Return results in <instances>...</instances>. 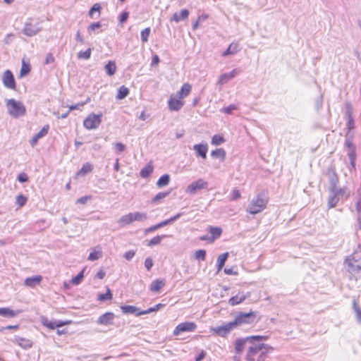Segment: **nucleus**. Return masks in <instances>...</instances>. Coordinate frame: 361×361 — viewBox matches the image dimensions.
I'll return each instance as SVG.
<instances>
[{
	"label": "nucleus",
	"mask_w": 361,
	"mask_h": 361,
	"mask_svg": "<svg viewBox=\"0 0 361 361\" xmlns=\"http://www.w3.org/2000/svg\"><path fill=\"white\" fill-rule=\"evenodd\" d=\"M256 315L254 312H250L247 313L239 312L235 316L233 322L235 328L243 324H250L255 320Z\"/></svg>",
	"instance_id": "3"
},
{
	"label": "nucleus",
	"mask_w": 361,
	"mask_h": 361,
	"mask_svg": "<svg viewBox=\"0 0 361 361\" xmlns=\"http://www.w3.org/2000/svg\"><path fill=\"white\" fill-rule=\"evenodd\" d=\"M49 126L46 125L42 127V128L30 140V145L34 146L37 144L39 139L44 137L49 131Z\"/></svg>",
	"instance_id": "19"
},
{
	"label": "nucleus",
	"mask_w": 361,
	"mask_h": 361,
	"mask_svg": "<svg viewBox=\"0 0 361 361\" xmlns=\"http://www.w3.org/2000/svg\"><path fill=\"white\" fill-rule=\"evenodd\" d=\"M345 116L347 118L346 128L348 132L351 133V130L355 128V122L353 118V106L350 102H347L345 104Z\"/></svg>",
	"instance_id": "10"
},
{
	"label": "nucleus",
	"mask_w": 361,
	"mask_h": 361,
	"mask_svg": "<svg viewBox=\"0 0 361 361\" xmlns=\"http://www.w3.org/2000/svg\"><path fill=\"white\" fill-rule=\"evenodd\" d=\"M237 109V106L235 104H231L228 106L227 107H225L223 109L222 111L231 114L233 110H235Z\"/></svg>",
	"instance_id": "62"
},
{
	"label": "nucleus",
	"mask_w": 361,
	"mask_h": 361,
	"mask_svg": "<svg viewBox=\"0 0 361 361\" xmlns=\"http://www.w3.org/2000/svg\"><path fill=\"white\" fill-rule=\"evenodd\" d=\"M168 105L170 111H178L183 107L184 102L176 95L171 94L168 101Z\"/></svg>",
	"instance_id": "12"
},
{
	"label": "nucleus",
	"mask_w": 361,
	"mask_h": 361,
	"mask_svg": "<svg viewBox=\"0 0 361 361\" xmlns=\"http://www.w3.org/2000/svg\"><path fill=\"white\" fill-rule=\"evenodd\" d=\"M102 255L101 250H96L94 249L92 252H91L88 256V260L94 261L99 259Z\"/></svg>",
	"instance_id": "47"
},
{
	"label": "nucleus",
	"mask_w": 361,
	"mask_h": 361,
	"mask_svg": "<svg viewBox=\"0 0 361 361\" xmlns=\"http://www.w3.org/2000/svg\"><path fill=\"white\" fill-rule=\"evenodd\" d=\"M118 224H121V226H124L127 224H130L132 222H133V215L132 213H129L126 215L122 216L119 220Z\"/></svg>",
	"instance_id": "38"
},
{
	"label": "nucleus",
	"mask_w": 361,
	"mask_h": 361,
	"mask_svg": "<svg viewBox=\"0 0 361 361\" xmlns=\"http://www.w3.org/2000/svg\"><path fill=\"white\" fill-rule=\"evenodd\" d=\"M228 257V252H225L219 255L217 258V273H219L224 267L225 262Z\"/></svg>",
	"instance_id": "29"
},
{
	"label": "nucleus",
	"mask_w": 361,
	"mask_h": 361,
	"mask_svg": "<svg viewBox=\"0 0 361 361\" xmlns=\"http://www.w3.org/2000/svg\"><path fill=\"white\" fill-rule=\"evenodd\" d=\"M339 201V197H337L336 193L332 190V188H329V196L328 198V205L329 208L334 207L338 202Z\"/></svg>",
	"instance_id": "26"
},
{
	"label": "nucleus",
	"mask_w": 361,
	"mask_h": 361,
	"mask_svg": "<svg viewBox=\"0 0 361 361\" xmlns=\"http://www.w3.org/2000/svg\"><path fill=\"white\" fill-rule=\"evenodd\" d=\"M206 257V251L204 250H199L195 252V258L197 260H204Z\"/></svg>",
	"instance_id": "56"
},
{
	"label": "nucleus",
	"mask_w": 361,
	"mask_h": 361,
	"mask_svg": "<svg viewBox=\"0 0 361 361\" xmlns=\"http://www.w3.org/2000/svg\"><path fill=\"white\" fill-rule=\"evenodd\" d=\"M210 235V243L214 242L216 239L219 238L221 233L222 229L219 227L210 226L209 228Z\"/></svg>",
	"instance_id": "23"
},
{
	"label": "nucleus",
	"mask_w": 361,
	"mask_h": 361,
	"mask_svg": "<svg viewBox=\"0 0 361 361\" xmlns=\"http://www.w3.org/2000/svg\"><path fill=\"white\" fill-rule=\"evenodd\" d=\"M224 142V139L222 136L219 135H214L212 139V144L214 145H219Z\"/></svg>",
	"instance_id": "54"
},
{
	"label": "nucleus",
	"mask_w": 361,
	"mask_h": 361,
	"mask_svg": "<svg viewBox=\"0 0 361 361\" xmlns=\"http://www.w3.org/2000/svg\"><path fill=\"white\" fill-rule=\"evenodd\" d=\"M153 266V262L152 259L150 257H147L145 260V268L149 271Z\"/></svg>",
	"instance_id": "64"
},
{
	"label": "nucleus",
	"mask_w": 361,
	"mask_h": 361,
	"mask_svg": "<svg viewBox=\"0 0 361 361\" xmlns=\"http://www.w3.org/2000/svg\"><path fill=\"white\" fill-rule=\"evenodd\" d=\"M39 31L40 27L38 25H32L30 23H26L23 28V33L28 37L35 36Z\"/></svg>",
	"instance_id": "16"
},
{
	"label": "nucleus",
	"mask_w": 361,
	"mask_h": 361,
	"mask_svg": "<svg viewBox=\"0 0 361 361\" xmlns=\"http://www.w3.org/2000/svg\"><path fill=\"white\" fill-rule=\"evenodd\" d=\"M27 197L23 195H19L16 197V204L19 207H23L27 202Z\"/></svg>",
	"instance_id": "57"
},
{
	"label": "nucleus",
	"mask_w": 361,
	"mask_h": 361,
	"mask_svg": "<svg viewBox=\"0 0 361 361\" xmlns=\"http://www.w3.org/2000/svg\"><path fill=\"white\" fill-rule=\"evenodd\" d=\"M353 310L355 312L357 321L361 324V309L357 305V300L354 299L353 302Z\"/></svg>",
	"instance_id": "46"
},
{
	"label": "nucleus",
	"mask_w": 361,
	"mask_h": 361,
	"mask_svg": "<svg viewBox=\"0 0 361 361\" xmlns=\"http://www.w3.org/2000/svg\"><path fill=\"white\" fill-rule=\"evenodd\" d=\"M191 85L188 83H185L183 85V86L181 87L180 91H178L176 94V97L180 98V99H183L185 97H187L190 91H191Z\"/></svg>",
	"instance_id": "24"
},
{
	"label": "nucleus",
	"mask_w": 361,
	"mask_h": 361,
	"mask_svg": "<svg viewBox=\"0 0 361 361\" xmlns=\"http://www.w3.org/2000/svg\"><path fill=\"white\" fill-rule=\"evenodd\" d=\"M42 323L44 326H47V328L50 329H54L56 327H61L66 324H69L71 323V321H54L51 322L49 321L47 318L43 317L42 319Z\"/></svg>",
	"instance_id": "14"
},
{
	"label": "nucleus",
	"mask_w": 361,
	"mask_h": 361,
	"mask_svg": "<svg viewBox=\"0 0 361 361\" xmlns=\"http://www.w3.org/2000/svg\"><path fill=\"white\" fill-rule=\"evenodd\" d=\"M120 307L122 312L125 314H135L136 316H138L137 313L140 312L139 308L133 305H121Z\"/></svg>",
	"instance_id": "22"
},
{
	"label": "nucleus",
	"mask_w": 361,
	"mask_h": 361,
	"mask_svg": "<svg viewBox=\"0 0 361 361\" xmlns=\"http://www.w3.org/2000/svg\"><path fill=\"white\" fill-rule=\"evenodd\" d=\"M115 318V315L113 312H106L101 315L97 319V324L102 325H111L113 324V321Z\"/></svg>",
	"instance_id": "15"
},
{
	"label": "nucleus",
	"mask_w": 361,
	"mask_h": 361,
	"mask_svg": "<svg viewBox=\"0 0 361 361\" xmlns=\"http://www.w3.org/2000/svg\"><path fill=\"white\" fill-rule=\"evenodd\" d=\"M104 69L106 71V73L111 76L113 75H114V73H116V63L114 61H109L104 66Z\"/></svg>",
	"instance_id": "33"
},
{
	"label": "nucleus",
	"mask_w": 361,
	"mask_h": 361,
	"mask_svg": "<svg viewBox=\"0 0 361 361\" xmlns=\"http://www.w3.org/2000/svg\"><path fill=\"white\" fill-rule=\"evenodd\" d=\"M30 71V65L29 63H25L24 60H23L22 66L20 68V75L24 76L27 75Z\"/></svg>",
	"instance_id": "49"
},
{
	"label": "nucleus",
	"mask_w": 361,
	"mask_h": 361,
	"mask_svg": "<svg viewBox=\"0 0 361 361\" xmlns=\"http://www.w3.org/2000/svg\"><path fill=\"white\" fill-rule=\"evenodd\" d=\"M133 221H143L147 219V214L145 213L142 212H134L132 213Z\"/></svg>",
	"instance_id": "48"
},
{
	"label": "nucleus",
	"mask_w": 361,
	"mask_h": 361,
	"mask_svg": "<svg viewBox=\"0 0 361 361\" xmlns=\"http://www.w3.org/2000/svg\"><path fill=\"white\" fill-rule=\"evenodd\" d=\"M17 179L20 183H25L28 180V176L25 173H21L18 175Z\"/></svg>",
	"instance_id": "63"
},
{
	"label": "nucleus",
	"mask_w": 361,
	"mask_h": 361,
	"mask_svg": "<svg viewBox=\"0 0 361 361\" xmlns=\"http://www.w3.org/2000/svg\"><path fill=\"white\" fill-rule=\"evenodd\" d=\"M208 183L202 178H199L196 181L191 183L185 189V192L190 195H194L197 190L202 189H207Z\"/></svg>",
	"instance_id": "9"
},
{
	"label": "nucleus",
	"mask_w": 361,
	"mask_h": 361,
	"mask_svg": "<svg viewBox=\"0 0 361 361\" xmlns=\"http://www.w3.org/2000/svg\"><path fill=\"white\" fill-rule=\"evenodd\" d=\"M192 148L195 150V155L197 157H200L204 159L207 158V153L208 151V145L207 143L196 144L193 146Z\"/></svg>",
	"instance_id": "17"
},
{
	"label": "nucleus",
	"mask_w": 361,
	"mask_h": 361,
	"mask_svg": "<svg viewBox=\"0 0 361 361\" xmlns=\"http://www.w3.org/2000/svg\"><path fill=\"white\" fill-rule=\"evenodd\" d=\"M102 114H90L83 121V126L87 130L96 129L102 123Z\"/></svg>",
	"instance_id": "6"
},
{
	"label": "nucleus",
	"mask_w": 361,
	"mask_h": 361,
	"mask_svg": "<svg viewBox=\"0 0 361 361\" xmlns=\"http://www.w3.org/2000/svg\"><path fill=\"white\" fill-rule=\"evenodd\" d=\"M84 269L79 272L75 277L71 280V282L74 285H78L84 277Z\"/></svg>",
	"instance_id": "52"
},
{
	"label": "nucleus",
	"mask_w": 361,
	"mask_h": 361,
	"mask_svg": "<svg viewBox=\"0 0 361 361\" xmlns=\"http://www.w3.org/2000/svg\"><path fill=\"white\" fill-rule=\"evenodd\" d=\"M166 235H157L155 237H154L153 238H152L148 243H147V245L148 246H153V245H158L161 243V240L165 238Z\"/></svg>",
	"instance_id": "50"
},
{
	"label": "nucleus",
	"mask_w": 361,
	"mask_h": 361,
	"mask_svg": "<svg viewBox=\"0 0 361 361\" xmlns=\"http://www.w3.org/2000/svg\"><path fill=\"white\" fill-rule=\"evenodd\" d=\"M235 329L234 324L233 322H229L226 324H224L221 326H216L213 328L212 330L216 334L220 336H225L228 334L232 329Z\"/></svg>",
	"instance_id": "11"
},
{
	"label": "nucleus",
	"mask_w": 361,
	"mask_h": 361,
	"mask_svg": "<svg viewBox=\"0 0 361 361\" xmlns=\"http://www.w3.org/2000/svg\"><path fill=\"white\" fill-rule=\"evenodd\" d=\"M21 310H13L8 307H0V315L6 318H13L20 314Z\"/></svg>",
	"instance_id": "20"
},
{
	"label": "nucleus",
	"mask_w": 361,
	"mask_h": 361,
	"mask_svg": "<svg viewBox=\"0 0 361 361\" xmlns=\"http://www.w3.org/2000/svg\"><path fill=\"white\" fill-rule=\"evenodd\" d=\"M102 27V24L99 22L91 23L87 27V32L90 35H92V32L99 29Z\"/></svg>",
	"instance_id": "53"
},
{
	"label": "nucleus",
	"mask_w": 361,
	"mask_h": 361,
	"mask_svg": "<svg viewBox=\"0 0 361 361\" xmlns=\"http://www.w3.org/2000/svg\"><path fill=\"white\" fill-rule=\"evenodd\" d=\"M213 158H219L221 161H224L226 158V152L223 148L216 149L211 152Z\"/></svg>",
	"instance_id": "32"
},
{
	"label": "nucleus",
	"mask_w": 361,
	"mask_h": 361,
	"mask_svg": "<svg viewBox=\"0 0 361 361\" xmlns=\"http://www.w3.org/2000/svg\"><path fill=\"white\" fill-rule=\"evenodd\" d=\"M170 192H171L169 191V192H160L157 193L155 195V197L152 200V202L154 204L159 203L161 200L166 197L170 194Z\"/></svg>",
	"instance_id": "44"
},
{
	"label": "nucleus",
	"mask_w": 361,
	"mask_h": 361,
	"mask_svg": "<svg viewBox=\"0 0 361 361\" xmlns=\"http://www.w3.org/2000/svg\"><path fill=\"white\" fill-rule=\"evenodd\" d=\"M268 201L267 193L262 191L250 201L246 211L250 214H257L266 208Z\"/></svg>",
	"instance_id": "1"
},
{
	"label": "nucleus",
	"mask_w": 361,
	"mask_h": 361,
	"mask_svg": "<svg viewBox=\"0 0 361 361\" xmlns=\"http://www.w3.org/2000/svg\"><path fill=\"white\" fill-rule=\"evenodd\" d=\"M100 9H101V6L98 3H96L94 4L92 8H90V10L89 11V13H88V15L92 18L93 17V15H94V13L96 12V11H98L99 12L100 11Z\"/></svg>",
	"instance_id": "58"
},
{
	"label": "nucleus",
	"mask_w": 361,
	"mask_h": 361,
	"mask_svg": "<svg viewBox=\"0 0 361 361\" xmlns=\"http://www.w3.org/2000/svg\"><path fill=\"white\" fill-rule=\"evenodd\" d=\"M114 149L116 150L117 153H121L125 151L126 145L122 142H116L114 145Z\"/></svg>",
	"instance_id": "59"
},
{
	"label": "nucleus",
	"mask_w": 361,
	"mask_h": 361,
	"mask_svg": "<svg viewBox=\"0 0 361 361\" xmlns=\"http://www.w3.org/2000/svg\"><path fill=\"white\" fill-rule=\"evenodd\" d=\"M267 336H251L244 338H238L235 342V349L238 354H240L243 352L245 344L247 342H252L257 341L261 342L267 341L268 339Z\"/></svg>",
	"instance_id": "4"
},
{
	"label": "nucleus",
	"mask_w": 361,
	"mask_h": 361,
	"mask_svg": "<svg viewBox=\"0 0 361 361\" xmlns=\"http://www.w3.org/2000/svg\"><path fill=\"white\" fill-rule=\"evenodd\" d=\"M93 169V165L89 162L84 164L78 172V175L85 176L91 172Z\"/></svg>",
	"instance_id": "40"
},
{
	"label": "nucleus",
	"mask_w": 361,
	"mask_h": 361,
	"mask_svg": "<svg viewBox=\"0 0 361 361\" xmlns=\"http://www.w3.org/2000/svg\"><path fill=\"white\" fill-rule=\"evenodd\" d=\"M241 195L238 190L234 189L231 192V200H237L240 197Z\"/></svg>",
	"instance_id": "61"
},
{
	"label": "nucleus",
	"mask_w": 361,
	"mask_h": 361,
	"mask_svg": "<svg viewBox=\"0 0 361 361\" xmlns=\"http://www.w3.org/2000/svg\"><path fill=\"white\" fill-rule=\"evenodd\" d=\"M3 83L4 85L10 89H14L16 87V82L12 72L7 70L3 75Z\"/></svg>",
	"instance_id": "13"
},
{
	"label": "nucleus",
	"mask_w": 361,
	"mask_h": 361,
	"mask_svg": "<svg viewBox=\"0 0 361 361\" xmlns=\"http://www.w3.org/2000/svg\"><path fill=\"white\" fill-rule=\"evenodd\" d=\"M92 54V49L89 47L85 51H80L78 53V59H83V60H88L90 59Z\"/></svg>",
	"instance_id": "42"
},
{
	"label": "nucleus",
	"mask_w": 361,
	"mask_h": 361,
	"mask_svg": "<svg viewBox=\"0 0 361 361\" xmlns=\"http://www.w3.org/2000/svg\"><path fill=\"white\" fill-rule=\"evenodd\" d=\"M150 27H146L145 29L141 31L140 37L142 42H147L148 41V37L150 35Z\"/></svg>",
	"instance_id": "51"
},
{
	"label": "nucleus",
	"mask_w": 361,
	"mask_h": 361,
	"mask_svg": "<svg viewBox=\"0 0 361 361\" xmlns=\"http://www.w3.org/2000/svg\"><path fill=\"white\" fill-rule=\"evenodd\" d=\"M335 193H336L337 197L339 198L345 195V190L344 188H338L336 186L334 188H332Z\"/></svg>",
	"instance_id": "60"
},
{
	"label": "nucleus",
	"mask_w": 361,
	"mask_h": 361,
	"mask_svg": "<svg viewBox=\"0 0 361 361\" xmlns=\"http://www.w3.org/2000/svg\"><path fill=\"white\" fill-rule=\"evenodd\" d=\"M129 94V90L125 85L121 86L117 92L116 99H123L126 98Z\"/></svg>",
	"instance_id": "37"
},
{
	"label": "nucleus",
	"mask_w": 361,
	"mask_h": 361,
	"mask_svg": "<svg viewBox=\"0 0 361 361\" xmlns=\"http://www.w3.org/2000/svg\"><path fill=\"white\" fill-rule=\"evenodd\" d=\"M42 279L41 276L28 277L25 280V285L29 287H34L36 284L39 283Z\"/></svg>",
	"instance_id": "28"
},
{
	"label": "nucleus",
	"mask_w": 361,
	"mask_h": 361,
	"mask_svg": "<svg viewBox=\"0 0 361 361\" xmlns=\"http://www.w3.org/2000/svg\"><path fill=\"white\" fill-rule=\"evenodd\" d=\"M274 350V348L271 345H267L265 348L258 355L257 361H265L268 357V355L271 353Z\"/></svg>",
	"instance_id": "27"
},
{
	"label": "nucleus",
	"mask_w": 361,
	"mask_h": 361,
	"mask_svg": "<svg viewBox=\"0 0 361 361\" xmlns=\"http://www.w3.org/2000/svg\"><path fill=\"white\" fill-rule=\"evenodd\" d=\"M153 172V166L148 164L141 169L140 175L142 178H147Z\"/></svg>",
	"instance_id": "39"
},
{
	"label": "nucleus",
	"mask_w": 361,
	"mask_h": 361,
	"mask_svg": "<svg viewBox=\"0 0 361 361\" xmlns=\"http://www.w3.org/2000/svg\"><path fill=\"white\" fill-rule=\"evenodd\" d=\"M347 270L350 274H355L361 270V258L355 259V256H350L345 260Z\"/></svg>",
	"instance_id": "7"
},
{
	"label": "nucleus",
	"mask_w": 361,
	"mask_h": 361,
	"mask_svg": "<svg viewBox=\"0 0 361 361\" xmlns=\"http://www.w3.org/2000/svg\"><path fill=\"white\" fill-rule=\"evenodd\" d=\"M247 298V295H235V296H233L232 298H231L228 300V303L231 305H236L238 304H240L242 302H243L245 299Z\"/></svg>",
	"instance_id": "31"
},
{
	"label": "nucleus",
	"mask_w": 361,
	"mask_h": 361,
	"mask_svg": "<svg viewBox=\"0 0 361 361\" xmlns=\"http://www.w3.org/2000/svg\"><path fill=\"white\" fill-rule=\"evenodd\" d=\"M164 305L163 304H157L155 306L152 307H150L146 310H144V311H141V312H139V313H137V315H143V314H149L151 312H156V311H158L159 310H160L162 307H164Z\"/></svg>",
	"instance_id": "43"
},
{
	"label": "nucleus",
	"mask_w": 361,
	"mask_h": 361,
	"mask_svg": "<svg viewBox=\"0 0 361 361\" xmlns=\"http://www.w3.org/2000/svg\"><path fill=\"white\" fill-rule=\"evenodd\" d=\"M189 16V11L187 9L181 10L180 14L178 15L177 13H175L171 18V20H174L178 23L180 20L187 19Z\"/></svg>",
	"instance_id": "30"
},
{
	"label": "nucleus",
	"mask_w": 361,
	"mask_h": 361,
	"mask_svg": "<svg viewBox=\"0 0 361 361\" xmlns=\"http://www.w3.org/2000/svg\"><path fill=\"white\" fill-rule=\"evenodd\" d=\"M197 329V324L192 322H185L179 324L173 330V334L178 336L183 332H194Z\"/></svg>",
	"instance_id": "8"
},
{
	"label": "nucleus",
	"mask_w": 361,
	"mask_h": 361,
	"mask_svg": "<svg viewBox=\"0 0 361 361\" xmlns=\"http://www.w3.org/2000/svg\"><path fill=\"white\" fill-rule=\"evenodd\" d=\"M328 176L330 183L329 188H334L336 186H337V184L338 183V178L337 176V174L336 173L334 170L330 169L328 171Z\"/></svg>",
	"instance_id": "25"
},
{
	"label": "nucleus",
	"mask_w": 361,
	"mask_h": 361,
	"mask_svg": "<svg viewBox=\"0 0 361 361\" xmlns=\"http://www.w3.org/2000/svg\"><path fill=\"white\" fill-rule=\"evenodd\" d=\"M17 341L20 346L24 349L30 348L32 345V343L30 340L24 338H18Z\"/></svg>",
	"instance_id": "41"
},
{
	"label": "nucleus",
	"mask_w": 361,
	"mask_h": 361,
	"mask_svg": "<svg viewBox=\"0 0 361 361\" xmlns=\"http://www.w3.org/2000/svg\"><path fill=\"white\" fill-rule=\"evenodd\" d=\"M353 134L352 133L347 132V133L345 135V145L349 149L355 148V146L353 144Z\"/></svg>",
	"instance_id": "45"
},
{
	"label": "nucleus",
	"mask_w": 361,
	"mask_h": 361,
	"mask_svg": "<svg viewBox=\"0 0 361 361\" xmlns=\"http://www.w3.org/2000/svg\"><path fill=\"white\" fill-rule=\"evenodd\" d=\"M165 283L163 280H155L152 282L150 290L152 292H158L164 286Z\"/></svg>",
	"instance_id": "34"
},
{
	"label": "nucleus",
	"mask_w": 361,
	"mask_h": 361,
	"mask_svg": "<svg viewBox=\"0 0 361 361\" xmlns=\"http://www.w3.org/2000/svg\"><path fill=\"white\" fill-rule=\"evenodd\" d=\"M98 298L101 301L111 300L112 299V293H111L110 289L108 288L107 291L105 293L99 295Z\"/></svg>",
	"instance_id": "55"
},
{
	"label": "nucleus",
	"mask_w": 361,
	"mask_h": 361,
	"mask_svg": "<svg viewBox=\"0 0 361 361\" xmlns=\"http://www.w3.org/2000/svg\"><path fill=\"white\" fill-rule=\"evenodd\" d=\"M182 215H183V213L180 212V213L176 214L175 216L159 223L160 228L166 226L167 225H169V224L173 223L174 221L178 220Z\"/></svg>",
	"instance_id": "36"
},
{
	"label": "nucleus",
	"mask_w": 361,
	"mask_h": 361,
	"mask_svg": "<svg viewBox=\"0 0 361 361\" xmlns=\"http://www.w3.org/2000/svg\"><path fill=\"white\" fill-rule=\"evenodd\" d=\"M251 345L248 348L245 360L247 361H255V356L259 355L268 345L261 343L257 341L250 342Z\"/></svg>",
	"instance_id": "5"
},
{
	"label": "nucleus",
	"mask_w": 361,
	"mask_h": 361,
	"mask_svg": "<svg viewBox=\"0 0 361 361\" xmlns=\"http://www.w3.org/2000/svg\"><path fill=\"white\" fill-rule=\"evenodd\" d=\"M6 105L9 114L13 117L18 118L25 114V107L21 102L10 99L8 100Z\"/></svg>",
	"instance_id": "2"
},
{
	"label": "nucleus",
	"mask_w": 361,
	"mask_h": 361,
	"mask_svg": "<svg viewBox=\"0 0 361 361\" xmlns=\"http://www.w3.org/2000/svg\"><path fill=\"white\" fill-rule=\"evenodd\" d=\"M169 182H170V176L169 174L166 173V174H164L163 176H161L159 178L158 181L157 182V185L159 188L165 187L169 185Z\"/></svg>",
	"instance_id": "35"
},
{
	"label": "nucleus",
	"mask_w": 361,
	"mask_h": 361,
	"mask_svg": "<svg viewBox=\"0 0 361 361\" xmlns=\"http://www.w3.org/2000/svg\"><path fill=\"white\" fill-rule=\"evenodd\" d=\"M240 72V70L235 68L229 73L221 75L219 79V84L221 85H224V83L235 77Z\"/></svg>",
	"instance_id": "18"
},
{
	"label": "nucleus",
	"mask_w": 361,
	"mask_h": 361,
	"mask_svg": "<svg viewBox=\"0 0 361 361\" xmlns=\"http://www.w3.org/2000/svg\"><path fill=\"white\" fill-rule=\"evenodd\" d=\"M240 51L239 44L238 42H232L227 49L222 53V56L233 55Z\"/></svg>",
	"instance_id": "21"
}]
</instances>
